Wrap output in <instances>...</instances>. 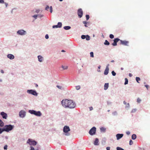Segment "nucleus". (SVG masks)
<instances>
[{
    "label": "nucleus",
    "instance_id": "nucleus-3",
    "mask_svg": "<svg viewBox=\"0 0 150 150\" xmlns=\"http://www.w3.org/2000/svg\"><path fill=\"white\" fill-rule=\"evenodd\" d=\"M29 112L31 114H34L37 116H40L41 114L40 111H36L34 110H29Z\"/></svg>",
    "mask_w": 150,
    "mask_h": 150
},
{
    "label": "nucleus",
    "instance_id": "nucleus-12",
    "mask_svg": "<svg viewBox=\"0 0 150 150\" xmlns=\"http://www.w3.org/2000/svg\"><path fill=\"white\" fill-rule=\"evenodd\" d=\"M26 33V31L23 30H20L18 31L17 32V33L20 35H24Z\"/></svg>",
    "mask_w": 150,
    "mask_h": 150
},
{
    "label": "nucleus",
    "instance_id": "nucleus-49",
    "mask_svg": "<svg viewBox=\"0 0 150 150\" xmlns=\"http://www.w3.org/2000/svg\"><path fill=\"white\" fill-rule=\"evenodd\" d=\"M57 87L60 89H61L62 88V87L61 86L58 85L57 86Z\"/></svg>",
    "mask_w": 150,
    "mask_h": 150
},
{
    "label": "nucleus",
    "instance_id": "nucleus-45",
    "mask_svg": "<svg viewBox=\"0 0 150 150\" xmlns=\"http://www.w3.org/2000/svg\"><path fill=\"white\" fill-rule=\"evenodd\" d=\"M4 3V0H0V3L3 4Z\"/></svg>",
    "mask_w": 150,
    "mask_h": 150
},
{
    "label": "nucleus",
    "instance_id": "nucleus-30",
    "mask_svg": "<svg viewBox=\"0 0 150 150\" xmlns=\"http://www.w3.org/2000/svg\"><path fill=\"white\" fill-rule=\"evenodd\" d=\"M112 114H113V115H114V116H116V115H117V112H116V111H115L114 112L112 113Z\"/></svg>",
    "mask_w": 150,
    "mask_h": 150
},
{
    "label": "nucleus",
    "instance_id": "nucleus-14",
    "mask_svg": "<svg viewBox=\"0 0 150 150\" xmlns=\"http://www.w3.org/2000/svg\"><path fill=\"white\" fill-rule=\"evenodd\" d=\"M1 115L2 116L3 118L4 119H6L7 117V114L4 112H1Z\"/></svg>",
    "mask_w": 150,
    "mask_h": 150
},
{
    "label": "nucleus",
    "instance_id": "nucleus-52",
    "mask_svg": "<svg viewBox=\"0 0 150 150\" xmlns=\"http://www.w3.org/2000/svg\"><path fill=\"white\" fill-rule=\"evenodd\" d=\"M145 86L147 88V89H148V88L149 87V86L148 85H145Z\"/></svg>",
    "mask_w": 150,
    "mask_h": 150
},
{
    "label": "nucleus",
    "instance_id": "nucleus-6",
    "mask_svg": "<svg viewBox=\"0 0 150 150\" xmlns=\"http://www.w3.org/2000/svg\"><path fill=\"white\" fill-rule=\"evenodd\" d=\"M78 15V16L80 18H81L83 14V12L81 8L79 9L77 12Z\"/></svg>",
    "mask_w": 150,
    "mask_h": 150
},
{
    "label": "nucleus",
    "instance_id": "nucleus-27",
    "mask_svg": "<svg viewBox=\"0 0 150 150\" xmlns=\"http://www.w3.org/2000/svg\"><path fill=\"white\" fill-rule=\"evenodd\" d=\"M136 80L138 83H139V81L140 80V79L139 77H136Z\"/></svg>",
    "mask_w": 150,
    "mask_h": 150
},
{
    "label": "nucleus",
    "instance_id": "nucleus-15",
    "mask_svg": "<svg viewBox=\"0 0 150 150\" xmlns=\"http://www.w3.org/2000/svg\"><path fill=\"white\" fill-rule=\"evenodd\" d=\"M123 136V134H117L116 135L117 139L119 140L121 139L122 137Z\"/></svg>",
    "mask_w": 150,
    "mask_h": 150
},
{
    "label": "nucleus",
    "instance_id": "nucleus-4",
    "mask_svg": "<svg viewBox=\"0 0 150 150\" xmlns=\"http://www.w3.org/2000/svg\"><path fill=\"white\" fill-rule=\"evenodd\" d=\"M27 143L29 144L30 145H32L35 146L37 144V142L35 141H32L31 139H29L27 142Z\"/></svg>",
    "mask_w": 150,
    "mask_h": 150
},
{
    "label": "nucleus",
    "instance_id": "nucleus-58",
    "mask_svg": "<svg viewBox=\"0 0 150 150\" xmlns=\"http://www.w3.org/2000/svg\"><path fill=\"white\" fill-rule=\"evenodd\" d=\"M123 103H124L125 104H126V102H125V101H124L123 102Z\"/></svg>",
    "mask_w": 150,
    "mask_h": 150
},
{
    "label": "nucleus",
    "instance_id": "nucleus-44",
    "mask_svg": "<svg viewBox=\"0 0 150 150\" xmlns=\"http://www.w3.org/2000/svg\"><path fill=\"white\" fill-rule=\"evenodd\" d=\"M50 11L51 13L52 12V7L51 6L50 7Z\"/></svg>",
    "mask_w": 150,
    "mask_h": 150
},
{
    "label": "nucleus",
    "instance_id": "nucleus-57",
    "mask_svg": "<svg viewBox=\"0 0 150 150\" xmlns=\"http://www.w3.org/2000/svg\"><path fill=\"white\" fill-rule=\"evenodd\" d=\"M5 3V5H6V7H7V6H8V4H7V3Z\"/></svg>",
    "mask_w": 150,
    "mask_h": 150
},
{
    "label": "nucleus",
    "instance_id": "nucleus-50",
    "mask_svg": "<svg viewBox=\"0 0 150 150\" xmlns=\"http://www.w3.org/2000/svg\"><path fill=\"white\" fill-rule=\"evenodd\" d=\"M49 7L48 6H47L45 8V10H48V9H49Z\"/></svg>",
    "mask_w": 150,
    "mask_h": 150
},
{
    "label": "nucleus",
    "instance_id": "nucleus-56",
    "mask_svg": "<svg viewBox=\"0 0 150 150\" xmlns=\"http://www.w3.org/2000/svg\"><path fill=\"white\" fill-rule=\"evenodd\" d=\"M126 133L127 134L129 135L130 134V132H126Z\"/></svg>",
    "mask_w": 150,
    "mask_h": 150
},
{
    "label": "nucleus",
    "instance_id": "nucleus-32",
    "mask_svg": "<svg viewBox=\"0 0 150 150\" xmlns=\"http://www.w3.org/2000/svg\"><path fill=\"white\" fill-rule=\"evenodd\" d=\"M80 86H76V88L77 90H79L80 88Z\"/></svg>",
    "mask_w": 150,
    "mask_h": 150
},
{
    "label": "nucleus",
    "instance_id": "nucleus-59",
    "mask_svg": "<svg viewBox=\"0 0 150 150\" xmlns=\"http://www.w3.org/2000/svg\"><path fill=\"white\" fill-rule=\"evenodd\" d=\"M35 86H36V87H37L38 86V84H35Z\"/></svg>",
    "mask_w": 150,
    "mask_h": 150
},
{
    "label": "nucleus",
    "instance_id": "nucleus-31",
    "mask_svg": "<svg viewBox=\"0 0 150 150\" xmlns=\"http://www.w3.org/2000/svg\"><path fill=\"white\" fill-rule=\"evenodd\" d=\"M116 149L117 150H125L122 148L119 147H117Z\"/></svg>",
    "mask_w": 150,
    "mask_h": 150
},
{
    "label": "nucleus",
    "instance_id": "nucleus-48",
    "mask_svg": "<svg viewBox=\"0 0 150 150\" xmlns=\"http://www.w3.org/2000/svg\"><path fill=\"white\" fill-rule=\"evenodd\" d=\"M33 17H34L35 19H36L37 18V15H35L33 16Z\"/></svg>",
    "mask_w": 150,
    "mask_h": 150
},
{
    "label": "nucleus",
    "instance_id": "nucleus-47",
    "mask_svg": "<svg viewBox=\"0 0 150 150\" xmlns=\"http://www.w3.org/2000/svg\"><path fill=\"white\" fill-rule=\"evenodd\" d=\"M30 150H35V149L32 146H31L30 147Z\"/></svg>",
    "mask_w": 150,
    "mask_h": 150
},
{
    "label": "nucleus",
    "instance_id": "nucleus-35",
    "mask_svg": "<svg viewBox=\"0 0 150 150\" xmlns=\"http://www.w3.org/2000/svg\"><path fill=\"white\" fill-rule=\"evenodd\" d=\"M111 73H112V75L113 76H115L116 74V73L115 72V71H112Z\"/></svg>",
    "mask_w": 150,
    "mask_h": 150
},
{
    "label": "nucleus",
    "instance_id": "nucleus-39",
    "mask_svg": "<svg viewBox=\"0 0 150 150\" xmlns=\"http://www.w3.org/2000/svg\"><path fill=\"white\" fill-rule=\"evenodd\" d=\"M86 20H87L89 19V16L88 15H86Z\"/></svg>",
    "mask_w": 150,
    "mask_h": 150
},
{
    "label": "nucleus",
    "instance_id": "nucleus-24",
    "mask_svg": "<svg viewBox=\"0 0 150 150\" xmlns=\"http://www.w3.org/2000/svg\"><path fill=\"white\" fill-rule=\"evenodd\" d=\"M62 67L63 70L67 69L68 68V67L67 66H62Z\"/></svg>",
    "mask_w": 150,
    "mask_h": 150
},
{
    "label": "nucleus",
    "instance_id": "nucleus-5",
    "mask_svg": "<svg viewBox=\"0 0 150 150\" xmlns=\"http://www.w3.org/2000/svg\"><path fill=\"white\" fill-rule=\"evenodd\" d=\"M96 130V128L94 127H93L89 131V133L90 135H93L95 134Z\"/></svg>",
    "mask_w": 150,
    "mask_h": 150
},
{
    "label": "nucleus",
    "instance_id": "nucleus-43",
    "mask_svg": "<svg viewBox=\"0 0 150 150\" xmlns=\"http://www.w3.org/2000/svg\"><path fill=\"white\" fill-rule=\"evenodd\" d=\"M52 28H58V26H57V25H53V26H52Z\"/></svg>",
    "mask_w": 150,
    "mask_h": 150
},
{
    "label": "nucleus",
    "instance_id": "nucleus-64",
    "mask_svg": "<svg viewBox=\"0 0 150 150\" xmlns=\"http://www.w3.org/2000/svg\"><path fill=\"white\" fill-rule=\"evenodd\" d=\"M39 10H37V11H36V12L37 13H38V12H39Z\"/></svg>",
    "mask_w": 150,
    "mask_h": 150
},
{
    "label": "nucleus",
    "instance_id": "nucleus-8",
    "mask_svg": "<svg viewBox=\"0 0 150 150\" xmlns=\"http://www.w3.org/2000/svg\"><path fill=\"white\" fill-rule=\"evenodd\" d=\"M27 92L35 96H37V93L36 91L32 90H28Z\"/></svg>",
    "mask_w": 150,
    "mask_h": 150
},
{
    "label": "nucleus",
    "instance_id": "nucleus-53",
    "mask_svg": "<svg viewBox=\"0 0 150 150\" xmlns=\"http://www.w3.org/2000/svg\"><path fill=\"white\" fill-rule=\"evenodd\" d=\"M89 108H90V110H93V108L92 107H90Z\"/></svg>",
    "mask_w": 150,
    "mask_h": 150
},
{
    "label": "nucleus",
    "instance_id": "nucleus-46",
    "mask_svg": "<svg viewBox=\"0 0 150 150\" xmlns=\"http://www.w3.org/2000/svg\"><path fill=\"white\" fill-rule=\"evenodd\" d=\"M45 38H46V39H47L48 38H49V36H48V34H46V35H45Z\"/></svg>",
    "mask_w": 150,
    "mask_h": 150
},
{
    "label": "nucleus",
    "instance_id": "nucleus-7",
    "mask_svg": "<svg viewBox=\"0 0 150 150\" xmlns=\"http://www.w3.org/2000/svg\"><path fill=\"white\" fill-rule=\"evenodd\" d=\"M129 43V42L128 41L125 40H120V44L124 45L126 46H128V44Z\"/></svg>",
    "mask_w": 150,
    "mask_h": 150
},
{
    "label": "nucleus",
    "instance_id": "nucleus-16",
    "mask_svg": "<svg viewBox=\"0 0 150 150\" xmlns=\"http://www.w3.org/2000/svg\"><path fill=\"white\" fill-rule=\"evenodd\" d=\"M7 57L10 59H13L14 58V56L12 54H9L7 55Z\"/></svg>",
    "mask_w": 150,
    "mask_h": 150
},
{
    "label": "nucleus",
    "instance_id": "nucleus-34",
    "mask_svg": "<svg viewBox=\"0 0 150 150\" xmlns=\"http://www.w3.org/2000/svg\"><path fill=\"white\" fill-rule=\"evenodd\" d=\"M90 54L91 57H94L93 53V52H91L90 53Z\"/></svg>",
    "mask_w": 150,
    "mask_h": 150
},
{
    "label": "nucleus",
    "instance_id": "nucleus-42",
    "mask_svg": "<svg viewBox=\"0 0 150 150\" xmlns=\"http://www.w3.org/2000/svg\"><path fill=\"white\" fill-rule=\"evenodd\" d=\"M7 147H8V146L7 145H5L4 146V149L5 150H7Z\"/></svg>",
    "mask_w": 150,
    "mask_h": 150
},
{
    "label": "nucleus",
    "instance_id": "nucleus-28",
    "mask_svg": "<svg viewBox=\"0 0 150 150\" xmlns=\"http://www.w3.org/2000/svg\"><path fill=\"white\" fill-rule=\"evenodd\" d=\"M4 131V127L2 128H0V134H1Z\"/></svg>",
    "mask_w": 150,
    "mask_h": 150
},
{
    "label": "nucleus",
    "instance_id": "nucleus-62",
    "mask_svg": "<svg viewBox=\"0 0 150 150\" xmlns=\"http://www.w3.org/2000/svg\"><path fill=\"white\" fill-rule=\"evenodd\" d=\"M114 62V60H112V61H111V62Z\"/></svg>",
    "mask_w": 150,
    "mask_h": 150
},
{
    "label": "nucleus",
    "instance_id": "nucleus-61",
    "mask_svg": "<svg viewBox=\"0 0 150 150\" xmlns=\"http://www.w3.org/2000/svg\"><path fill=\"white\" fill-rule=\"evenodd\" d=\"M62 52H65V51L64 50H62Z\"/></svg>",
    "mask_w": 150,
    "mask_h": 150
},
{
    "label": "nucleus",
    "instance_id": "nucleus-36",
    "mask_svg": "<svg viewBox=\"0 0 150 150\" xmlns=\"http://www.w3.org/2000/svg\"><path fill=\"white\" fill-rule=\"evenodd\" d=\"M114 35L112 34H111L110 35V38L111 39H112L114 38Z\"/></svg>",
    "mask_w": 150,
    "mask_h": 150
},
{
    "label": "nucleus",
    "instance_id": "nucleus-26",
    "mask_svg": "<svg viewBox=\"0 0 150 150\" xmlns=\"http://www.w3.org/2000/svg\"><path fill=\"white\" fill-rule=\"evenodd\" d=\"M62 24L61 22H58V23L57 26L58 28H61L62 27Z\"/></svg>",
    "mask_w": 150,
    "mask_h": 150
},
{
    "label": "nucleus",
    "instance_id": "nucleus-23",
    "mask_svg": "<svg viewBox=\"0 0 150 150\" xmlns=\"http://www.w3.org/2000/svg\"><path fill=\"white\" fill-rule=\"evenodd\" d=\"M104 44L105 45H108L110 44V43L107 40H106L104 42Z\"/></svg>",
    "mask_w": 150,
    "mask_h": 150
},
{
    "label": "nucleus",
    "instance_id": "nucleus-38",
    "mask_svg": "<svg viewBox=\"0 0 150 150\" xmlns=\"http://www.w3.org/2000/svg\"><path fill=\"white\" fill-rule=\"evenodd\" d=\"M133 144V141L131 140H130L129 141V145H131Z\"/></svg>",
    "mask_w": 150,
    "mask_h": 150
},
{
    "label": "nucleus",
    "instance_id": "nucleus-60",
    "mask_svg": "<svg viewBox=\"0 0 150 150\" xmlns=\"http://www.w3.org/2000/svg\"><path fill=\"white\" fill-rule=\"evenodd\" d=\"M100 66H99L98 67V68L100 69Z\"/></svg>",
    "mask_w": 150,
    "mask_h": 150
},
{
    "label": "nucleus",
    "instance_id": "nucleus-21",
    "mask_svg": "<svg viewBox=\"0 0 150 150\" xmlns=\"http://www.w3.org/2000/svg\"><path fill=\"white\" fill-rule=\"evenodd\" d=\"M136 135L135 134H133L132 136V138L133 140L135 139L136 138Z\"/></svg>",
    "mask_w": 150,
    "mask_h": 150
},
{
    "label": "nucleus",
    "instance_id": "nucleus-10",
    "mask_svg": "<svg viewBox=\"0 0 150 150\" xmlns=\"http://www.w3.org/2000/svg\"><path fill=\"white\" fill-rule=\"evenodd\" d=\"M25 112L21 110L19 112V116L21 117H23L25 115Z\"/></svg>",
    "mask_w": 150,
    "mask_h": 150
},
{
    "label": "nucleus",
    "instance_id": "nucleus-25",
    "mask_svg": "<svg viewBox=\"0 0 150 150\" xmlns=\"http://www.w3.org/2000/svg\"><path fill=\"white\" fill-rule=\"evenodd\" d=\"M86 39L87 40H90V37L88 35H86Z\"/></svg>",
    "mask_w": 150,
    "mask_h": 150
},
{
    "label": "nucleus",
    "instance_id": "nucleus-9",
    "mask_svg": "<svg viewBox=\"0 0 150 150\" xmlns=\"http://www.w3.org/2000/svg\"><path fill=\"white\" fill-rule=\"evenodd\" d=\"M120 41V39L118 38H116L114 39V42L112 44L113 46H115L117 45V42Z\"/></svg>",
    "mask_w": 150,
    "mask_h": 150
},
{
    "label": "nucleus",
    "instance_id": "nucleus-17",
    "mask_svg": "<svg viewBox=\"0 0 150 150\" xmlns=\"http://www.w3.org/2000/svg\"><path fill=\"white\" fill-rule=\"evenodd\" d=\"M98 138H96L94 142V144L96 145H98Z\"/></svg>",
    "mask_w": 150,
    "mask_h": 150
},
{
    "label": "nucleus",
    "instance_id": "nucleus-18",
    "mask_svg": "<svg viewBox=\"0 0 150 150\" xmlns=\"http://www.w3.org/2000/svg\"><path fill=\"white\" fill-rule=\"evenodd\" d=\"M38 60L40 62H42L43 59V58L42 57L40 56H38Z\"/></svg>",
    "mask_w": 150,
    "mask_h": 150
},
{
    "label": "nucleus",
    "instance_id": "nucleus-40",
    "mask_svg": "<svg viewBox=\"0 0 150 150\" xmlns=\"http://www.w3.org/2000/svg\"><path fill=\"white\" fill-rule=\"evenodd\" d=\"M141 101V100L139 98H138L137 99V102L139 103Z\"/></svg>",
    "mask_w": 150,
    "mask_h": 150
},
{
    "label": "nucleus",
    "instance_id": "nucleus-20",
    "mask_svg": "<svg viewBox=\"0 0 150 150\" xmlns=\"http://www.w3.org/2000/svg\"><path fill=\"white\" fill-rule=\"evenodd\" d=\"M71 27L69 26H65L64 27V28L65 30H68L70 29Z\"/></svg>",
    "mask_w": 150,
    "mask_h": 150
},
{
    "label": "nucleus",
    "instance_id": "nucleus-33",
    "mask_svg": "<svg viewBox=\"0 0 150 150\" xmlns=\"http://www.w3.org/2000/svg\"><path fill=\"white\" fill-rule=\"evenodd\" d=\"M83 23L84 24H85V27H87V26L86 25V24H87V23H88L86 21H83Z\"/></svg>",
    "mask_w": 150,
    "mask_h": 150
},
{
    "label": "nucleus",
    "instance_id": "nucleus-2",
    "mask_svg": "<svg viewBox=\"0 0 150 150\" xmlns=\"http://www.w3.org/2000/svg\"><path fill=\"white\" fill-rule=\"evenodd\" d=\"M13 126L11 125H5L4 127V131L8 132L9 131L12 130L13 129Z\"/></svg>",
    "mask_w": 150,
    "mask_h": 150
},
{
    "label": "nucleus",
    "instance_id": "nucleus-19",
    "mask_svg": "<svg viewBox=\"0 0 150 150\" xmlns=\"http://www.w3.org/2000/svg\"><path fill=\"white\" fill-rule=\"evenodd\" d=\"M108 86H109L108 83H105L104 85V90H107L108 88Z\"/></svg>",
    "mask_w": 150,
    "mask_h": 150
},
{
    "label": "nucleus",
    "instance_id": "nucleus-22",
    "mask_svg": "<svg viewBox=\"0 0 150 150\" xmlns=\"http://www.w3.org/2000/svg\"><path fill=\"white\" fill-rule=\"evenodd\" d=\"M4 123L2 120L0 119V126L2 127L4 126Z\"/></svg>",
    "mask_w": 150,
    "mask_h": 150
},
{
    "label": "nucleus",
    "instance_id": "nucleus-54",
    "mask_svg": "<svg viewBox=\"0 0 150 150\" xmlns=\"http://www.w3.org/2000/svg\"><path fill=\"white\" fill-rule=\"evenodd\" d=\"M129 75L130 77H131L132 76V75L131 73H129Z\"/></svg>",
    "mask_w": 150,
    "mask_h": 150
},
{
    "label": "nucleus",
    "instance_id": "nucleus-63",
    "mask_svg": "<svg viewBox=\"0 0 150 150\" xmlns=\"http://www.w3.org/2000/svg\"><path fill=\"white\" fill-rule=\"evenodd\" d=\"M135 110H132V112H134L135 111Z\"/></svg>",
    "mask_w": 150,
    "mask_h": 150
},
{
    "label": "nucleus",
    "instance_id": "nucleus-11",
    "mask_svg": "<svg viewBox=\"0 0 150 150\" xmlns=\"http://www.w3.org/2000/svg\"><path fill=\"white\" fill-rule=\"evenodd\" d=\"M70 130L69 128V127L66 126H65L63 129V131L65 133H67Z\"/></svg>",
    "mask_w": 150,
    "mask_h": 150
},
{
    "label": "nucleus",
    "instance_id": "nucleus-37",
    "mask_svg": "<svg viewBox=\"0 0 150 150\" xmlns=\"http://www.w3.org/2000/svg\"><path fill=\"white\" fill-rule=\"evenodd\" d=\"M100 129L101 130V131H103V132H105V128H103V127H101V128H100Z\"/></svg>",
    "mask_w": 150,
    "mask_h": 150
},
{
    "label": "nucleus",
    "instance_id": "nucleus-55",
    "mask_svg": "<svg viewBox=\"0 0 150 150\" xmlns=\"http://www.w3.org/2000/svg\"><path fill=\"white\" fill-rule=\"evenodd\" d=\"M1 72L2 74H3L4 73V71L3 70H1Z\"/></svg>",
    "mask_w": 150,
    "mask_h": 150
},
{
    "label": "nucleus",
    "instance_id": "nucleus-51",
    "mask_svg": "<svg viewBox=\"0 0 150 150\" xmlns=\"http://www.w3.org/2000/svg\"><path fill=\"white\" fill-rule=\"evenodd\" d=\"M107 150H110V147H106Z\"/></svg>",
    "mask_w": 150,
    "mask_h": 150
},
{
    "label": "nucleus",
    "instance_id": "nucleus-29",
    "mask_svg": "<svg viewBox=\"0 0 150 150\" xmlns=\"http://www.w3.org/2000/svg\"><path fill=\"white\" fill-rule=\"evenodd\" d=\"M125 84L126 85L128 83V79L126 78H125Z\"/></svg>",
    "mask_w": 150,
    "mask_h": 150
},
{
    "label": "nucleus",
    "instance_id": "nucleus-13",
    "mask_svg": "<svg viewBox=\"0 0 150 150\" xmlns=\"http://www.w3.org/2000/svg\"><path fill=\"white\" fill-rule=\"evenodd\" d=\"M109 66V64H108L107 65V66L106 67V69L104 72V74L105 75H107L108 74V71L109 70V68L108 67V66Z\"/></svg>",
    "mask_w": 150,
    "mask_h": 150
},
{
    "label": "nucleus",
    "instance_id": "nucleus-1",
    "mask_svg": "<svg viewBox=\"0 0 150 150\" xmlns=\"http://www.w3.org/2000/svg\"><path fill=\"white\" fill-rule=\"evenodd\" d=\"M62 106L65 108H74L76 104L72 100L67 99L63 100L61 102Z\"/></svg>",
    "mask_w": 150,
    "mask_h": 150
},
{
    "label": "nucleus",
    "instance_id": "nucleus-41",
    "mask_svg": "<svg viewBox=\"0 0 150 150\" xmlns=\"http://www.w3.org/2000/svg\"><path fill=\"white\" fill-rule=\"evenodd\" d=\"M86 35H83L81 36V38L83 39H84L86 38Z\"/></svg>",
    "mask_w": 150,
    "mask_h": 150
}]
</instances>
